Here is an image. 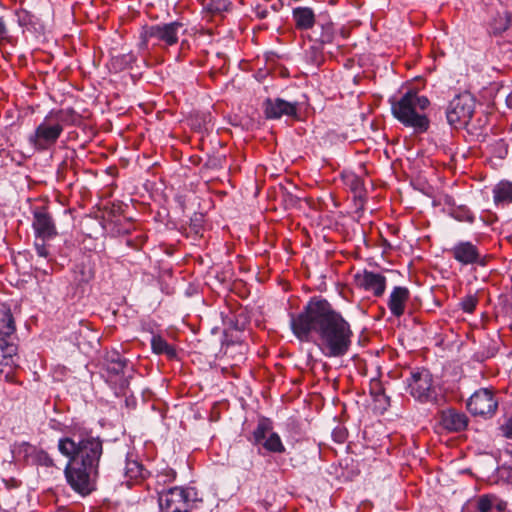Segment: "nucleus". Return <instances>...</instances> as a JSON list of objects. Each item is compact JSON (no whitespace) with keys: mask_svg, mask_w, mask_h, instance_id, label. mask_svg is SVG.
I'll return each instance as SVG.
<instances>
[{"mask_svg":"<svg viewBox=\"0 0 512 512\" xmlns=\"http://www.w3.org/2000/svg\"><path fill=\"white\" fill-rule=\"evenodd\" d=\"M152 351L156 354H164L169 359H174L177 356L176 350L173 346L159 335H154L151 339Z\"/></svg>","mask_w":512,"mask_h":512,"instance_id":"22","label":"nucleus"},{"mask_svg":"<svg viewBox=\"0 0 512 512\" xmlns=\"http://www.w3.org/2000/svg\"><path fill=\"white\" fill-rule=\"evenodd\" d=\"M494 202L496 205L512 203V194H494Z\"/></svg>","mask_w":512,"mask_h":512,"instance_id":"39","label":"nucleus"},{"mask_svg":"<svg viewBox=\"0 0 512 512\" xmlns=\"http://www.w3.org/2000/svg\"><path fill=\"white\" fill-rule=\"evenodd\" d=\"M183 28L180 21L145 25L140 32L139 49L147 50L150 40H155L154 45L160 47L174 46L178 43L179 33Z\"/></svg>","mask_w":512,"mask_h":512,"instance_id":"4","label":"nucleus"},{"mask_svg":"<svg viewBox=\"0 0 512 512\" xmlns=\"http://www.w3.org/2000/svg\"><path fill=\"white\" fill-rule=\"evenodd\" d=\"M454 217L460 221H467L470 223L474 221L473 214L468 210H462L459 214H454Z\"/></svg>","mask_w":512,"mask_h":512,"instance_id":"41","label":"nucleus"},{"mask_svg":"<svg viewBox=\"0 0 512 512\" xmlns=\"http://www.w3.org/2000/svg\"><path fill=\"white\" fill-rule=\"evenodd\" d=\"M380 396H382V397H384V398L386 399L385 394H379V395H377V397H380ZM376 400H377V401H379V398H377Z\"/></svg>","mask_w":512,"mask_h":512,"instance_id":"47","label":"nucleus"},{"mask_svg":"<svg viewBox=\"0 0 512 512\" xmlns=\"http://www.w3.org/2000/svg\"><path fill=\"white\" fill-rule=\"evenodd\" d=\"M33 229L35 236L41 241H48L57 235L55 223L49 213L44 208H35L33 210Z\"/></svg>","mask_w":512,"mask_h":512,"instance_id":"12","label":"nucleus"},{"mask_svg":"<svg viewBox=\"0 0 512 512\" xmlns=\"http://www.w3.org/2000/svg\"><path fill=\"white\" fill-rule=\"evenodd\" d=\"M17 350V340L0 339V374L15 365Z\"/></svg>","mask_w":512,"mask_h":512,"instance_id":"16","label":"nucleus"},{"mask_svg":"<svg viewBox=\"0 0 512 512\" xmlns=\"http://www.w3.org/2000/svg\"><path fill=\"white\" fill-rule=\"evenodd\" d=\"M509 145L504 139H498L489 146L491 155L494 158L503 160L508 155Z\"/></svg>","mask_w":512,"mask_h":512,"instance_id":"27","label":"nucleus"},{"mask_svg":"<svg viewBox=\"0 0 512 512\" xmlns=\"http://www.w3.org/2000/svg\"><path fill=\"white\" fill-rule=\"evenodd\" d=\"M493 192H498V193H501V192H512V184H508L507 189L497 187V188H495L493 190Z\"/></svg>","mask_w":512,"mask_h":512,"instance_id":"44","label":"nucleus"},{"mask_svg":"<svg viewBox=\"0 0 512 512\" xmlns=\"http://www.w3.org/2000/svg\"><path fill=\"white\" fill-rule=\"evenodd\" d=\"M208 9L212 13H220L225 11L227 10V0H212Z\"/></svg>","mask_w":512,"mask_h":512,"instance_id":"37","label":"nucleus"},{"mask_svg":"<svg viewBox=\"0 0 512 512\" xmlns=\"http://www.w3.org/2000/svg\"><path fill=\"white\" fill-rule=\"evenodd\" d=\"M477 305V299L474 296H467L461 302L462 309L467 313H472Z\"/></svg>","mask_w":512,"mask_h":512,"instance_id":"35","label":"nucleus"},{"mask_svg":"<svg viewBox=\"0 0 512 512\" xmlns=\"http://www.w3.org/2000/svg\"><path fill=\"white\" fill-rule=\"evenodd\" d=\"M48 115L61 126L62 132L66 125H78L81 120L80 114L73 108L51 110Z\"/></svg>","mask_w":512,"mask_h":512,"instance_id":"20","label":"nucleus"},{"mask_svg":"<svg viewBox=\"0 0 512 512\" xmlns=\"http://www.w3.org/2000/svg\"><path fill=\"white\" fill-rule=\"evenodd\" d=\"M358 286L366 291L372 292L374 296L380 297L384 294L386 288V278L371 271H364L355 276Z\"/></svg>","mask_w":512,"mask_h":512,"instance_id":"14","label":"nucleus"},{"mask_svg":"<svg viewBox=\"0 0 512 512\" xmlns=\"http://www.w3.org/2000/svg\"><path fill=\"white\" fill-rule=\"evenodd\" d=\"M59 452L69 458L64 474L70 487L82 496L94 490V476L102 455V442L87 431L59 439Z\"/></svg>","mask_w":512,"mask_h":512,"instance_id":"2","label":"nucleus"},{"mask_svg":"<svg viewBox=\"0 0 512 512\" xmlns=\"http://www.w3.org/2000/svg\"><path fill=\"white\" fill-rule=\"evenodd\" d=\"M268 10L266 8H262L260 6H258L256 8V16L259 18V19H264L268 16Z\"/></svg>","mask_w":512,"mask_h":512,"instance_id":"43","label":"nucleus"},{"mask_svg":"<svg viewBox=\"0 0 512 512\" xmlns=\"http://www.w3.org/2000/svg\"><path fill=\"white\" fill-rule=\"evenodd\" d=\"M330 196H331V199H332L334 202H336V198L334 197V194H330Z\"/></svg>","mask_w":512,"mask_h":512,"instance_id":"48","label":"nucleus"},{"mask_svg":"<svg viewBox=\"0 0 512 512\" xmlns=\"http://www.w3.org/2000/svg\"><path fill=\"white\" fill-rule=\"evenodd\" d=\"M106 364H110L113 362H127L125 358H123L117 351H112L108 353L106 357Z\"/></svg>","mask_w":512,"mask_h":512,"instance_id":"40","label":"nucleus"},{"mask_svg":"<svg viewBox=\"0 0 512 512\" xmlns=\"http://www.w3.org/2000/svg\"><path fill=\"white\" fill-rule=\"evenodd\" d=\"M475 102L470 93H463L455 96L446 109L448 124L460 129L466 127L474 114Z\"/></svg>","mask_w":512,"mask_h":512,"instance_id":"6","label":"nucleus"},{"mask_svg":"<svg viewBox=\"0 0 512 512\" xmlns=\"http://www.w3.org/2000/svg\"><path fill=\"white\" fill-rule=\"evenodd\" d=\"M46 241H41V239H37L35 240V250H36V253L37 255L40 257V258H44L46 260H49V250L45 244Z\"/></svg>","mask_w":512,"mask_h":512,"instance_id":"33","label":"nucleus"},{"mask_svg":"<svg viewBox=\"0 0 512 512\" xmlns=\"http://www.w3.org/2000/svg\"><path fill=\"white\" fill-rule=\"evenodd\" d=\"M409 297L410 292L406 287L396 286L393 288L388 300V307L393 316L399 318L405 313Z\"/></svg>","mask_w":512,"mask_h":512,"instance_id":"15","label":"nucleus"},{"mask_svg":"<svg viewBox=\"0 0 512 512\" xmlns=\"http://www.w3.org/2000/svg\"><path fill=\"white\" fill-rule=\"evenodd\" d=\"M410 394L417 400L425 402L434 397L433 378L427 369H416L408 379Z\"/></svg>","mask_w":512,"mask_h":512,"instance_id":"8","label":"nucleus"},{"mask_svg":"<svg viewBox=\"0 0 512 512\" xmlns=\"http://www.w3.org/2000/svg\"><path fill=\"white\" fill-rule=\"evenodd\" d=\"M506 105L508 108L512 109V91L506 97Z\"/></svg>","mask_w":512,"mask_h":512,"instance_id":"45","label":"nucleus"},{"mask_svg":"<svg viewBox=\"0 0 512 512\" xmlns=\"http://www.w3.org/2000/svg\"><path fill=\"white\" fill-rule=\"evenodd\" d=\"M136 57L132 52L114 56L111 65L115 71H122L132 66Z\"/></svg>","mask_w":512,"mask_h":512,"instance_id":"26","label":"nucleus"},{"mask_svg":"<svg viewBox=\"0 0 512 512\" xmlns=\"http://www.w3.org/2000/svg\"><path fill=\"white\" fill-rule=\"evenodd\" d=\"M266 119H280L282 116L297 117L298 103L288 102L282 98H267L263 102Z\"/></svg>","mask_w":512,"mask_h":512,"instance_id":"11","label":"nucleus"},{"mask_svg":"<svg viewBox=\"0 0 512 512\" xmlns=\"http://www.w3.org/2000/svg\"><path fill=\"white\" fill-rule=\"evenodd\" d=\"M348 200H350L353 205V211L358 213L363 210L366 198L365 194H353L351 198H348Z\"/></svg>","mask_w":512,"mask_h":512,"instance_id":"31","label":"nucleus"},{"mask_svg":"<svg viewBox=\"0 0 512 512\" xmlns=\"http://www.w3.org/2000/svg\"><path fill=\"white\" fill-rule=\"evenodd\" d=\"M498 402L488 389L476 391L468 400L467 408L474 415L487 416L495 413Z\"/></svg>","mask_w":512,"mask_h":512,"instance_id":"10","label":"nucleus"},{"mask_svg":"<svg viewBox=\"0 0 512 512\" xmlns=\"http://www.w3.org/2000/svg\"><path fill=\"white\" fill-rule=\"evenodd\" d=\"M196 495L194 488L172 487L159 493L161 512H189Z\"/></svg>","mask_w":512,"mask_h":512,"instance_id":"7","label":"nucleus"},{"mask_svg":"<svg viewBox=\"0 0 512 512\" xmlns=\"http://www.w3.org/2000/svg\"><path fill=\"white\" fill-rule=\"evenodd\" d=\"M448 253L462 265L476 264L481 258L477 246L469 241H459L448 250Z\"/></svg>","mask_w":512,"mask_h":512,"instance_id":"13","label":"nucleus"},{"mask_svg":"<svg viewBox=\"0 0 512 512\" xmlns=\"http://www.w3.org/2000/svg\"><path fill=\"white\" fill-rule=\"evenodd\" d=\"M183 46H188V41L187 40H183L181 42V50H183Z\"/></svg>","mask_w":512,"mask_h":512,"instance_id":"46","label":"nucleus"},{"mask_svg":"<svg viewBox=\"0 0 512 512\" xmlns=\"http://www.w3.org/2000/svg\"><path fill=\"white\" fill-rule=\"evenodd\" d=\"M17 22L22 27L36 25V17L29 11L22 9L16 12Z\"/></svg>","mask_w":512,"mask_h":512,"instance_id":"28","label":"nucleus"},{"mask_svg":"<svg viewBox=\"0 0 512 512\" xmlns=\"http://www.w3.org/2000/svg\"><path fill=\"white\" fill-rule=\"evenodd\" d=\"M292 18L298 30H309L316 23L314 11L310 7L299 6L293 8Z\"/></svg>","mask_w":512,"mask_h":512,"instance_id":"17","label":"nucleus"},{"mask_svg":"<svg viewBox=\"0 0 512 512\" xmlns=\"http://www.w3.org/2000/svg\"><path fill=\"white\" fill-rule=\"evenodd\" d=\"M62 135L61 126L47 114L28 135L27 141L36 152H46L53 148Z\"/></svg>","mask_w":512,"mask_h":512,"instance_id":"5","label":"nucleus"},{"mask_svg":"<svg viewBox=\"0 0 512 512\" xmlns=\"http://www.w3.org/2000/svg\"><path fill=\"white\" fill-rule=\"evenodd\" d=\"M511 25V17L508 13H498L489 23V33L495 36L501 35Z\"/></svg>","mask_w":512,"mask_h":512,"instance_id":"23","label":"nucleus"},{"mask_svg":"<svg viewBox=\"0 0 512 512\" xmlns=\"http://www.w3.org/2000/svg\"><path fill=\"white\" fill-rule=\"evenodd\" d=\"M291 329L301 341H309L311 333H315L327 357L344 356L352 344L350 324L325 299L313 298L302 312L292 315Z\"/></svg>","mask_w":512,"mask_h":512,"instance_id":"1","label":"nucleus"},{"mask_svg":"<svg viewBox=\"0 0 512 512\" xmlns=\"http://www.w3.org/2000/svg\"><path fill=\"white\" fill-rule=\"evenodd\" d=\"M255 444L262 445L267 451L272 453H283L285 447L280 436L273 432L270 420L261 419L253 432Z\"/></svg>","mask_w":512,"mask_h":512,"instance_id":"9","label":"nucleus"},{"mask_svg":"<svg viewBox=\"0 0 512 512\" xmlns=\"http://www.w3.org/2000/svg\"><path fill=\"white\" fill-rule=\"evenodd\" d=\"M127 362H113L106 364V371L111 375H119L124 372Z\"/></svg>","mask_w":512,"mask_h":512,"instance_id":"32","label":"nucleus"},{"mask_svg":"<svg viewBox=\"0 0 512 512\" xmlns=\"http://www.w3.org/2000/svg\"><path fill=\"white\" fill-rule=\"evenodd\" d=\"M10 40L11 36L9 35L6 22L3 17H0V47L6 42H10Z\"/></svg>","mask_w":512,"mask_h":512,"instance_id":"34","label":"nucleus"},{"mask_svg":"<svg viewBox=\"0 0 512 512\" xmlns=\"http://www.w3.org/2000/svg\"><path fill=\"white\" fill-rule=\"evenodd\" d=\"M160 476L164 477V479H163L164 482L172 481L176 477V472L171 468H166L163 470V472L161 473Z\"/></svg>","mask_w":512,"mask_h":512,"instance_id":"42","label":"nucleus"},{"mask_svg":"<svg viewBox=\"0 0 512 512\" xmlns=\"http://www.w3.org/2000/svg\"><path fill=\"white\" fill-rule=\"evenodd\" d=\"M36 460L42 466H46V467H53L54 466L53 459L45 451H39L37 453V455H36Z\"/></svg>","mask_w":512,"mask_h":512,"instance_id":"36","label":"nucleus"},{"mask_svg":"<svg viewBox=\"0 0 512 512\" xmlns=\"http://www.w3.org/2000/svg\"><path fill=\"white\" fill-rule=\"evenodd\" d=\"M502 434L512 440V417L509 418L503 425H501Z\"/></svg>","mask_w":512,"mask_h":512,"instance_id":"38","label":"nucleus"},{"mask_svg":"<svg viewBox=\"0 0 512 512\" xmlns=\"http://www.w3.org/2000/svg\"><path fill=\"white\" fill-rule=\"evenodd\" d=\"M346 184L349 186L351 192H361L362 190L366 191L362 179L355 174H350L347 176Z\"/></svg>","mask_w":512,"mask_h":512,"instance_id":"29","label":"nucleus"},{"mask_svg":"<svg viewBox=\"0 0 512 512\" xmlns=\"http://www.w3.org/2000/svg\"><path fill=\"white\" fill-rule=\"evenodd\" d=\"M389 102L392 116L404 127L412 129L415 135L428 132L431 122L424 111L429 107L430 100L426 96L409 89L400 99H390Z\"/></svg>","mask_w":512,"mask_h":512,"instance_id":"3","label":"nucleus"},{"mask_svg":"<svg viewBox=\"0 0 512 512\" xmlns=\"http://www.w3.org/2000/svg\"><path fill=\"white\" fill-rule=\"evenodd\" d=\"M322 46L323 45L320 44L312 45L309 50L306 51V56H308L314 64L319 65L323 61Z\"/></svg>","mask_w":512,"mask_h":512,"instance_id":"30","label":"nucleus"},{"mask_svg":"<svg viewBox=\"0 0 512 512\" xmlns=\"http://www.w3.org/2000/svg\"><path fill=\"white\" fill-rule=\"evenodd\" d=\"M497 501L498 499L495 495L487 494L480 496L477 501V512H502V508Z\"/></svg>","mask_w":512,"mask_h":512,"instance_id":"24","label":"nucleus"},{"mask_svg":"<svg viewBox=\"0 0 512 512\" xmlns=\"http://www.w3.org/2000/svg\"><path fill=\"white\" fill-rule=\"evenodd\" d=\"M315 41L320 45L331 44L335 38V30L334 25L331 22L321 23L320 24V33L317 35V32L314 31Z\"/></svg>","mask_w":512,"mask_h":512,"instance_id":"25","label":"nucleus"},{"mask_svg":"<svg viewBox=\"0 0 512 512\" xmlns=\"http://www.w3.org/2000/svg\"><path fill=\"white\" fill-rule=\"evenodd\" d=\"M495 512H501V511H495Z\"/></svg>","mask_w":512,"mask_h":512,"instance_id":"49","label":"nucleus"},{"mask_svg":"<svg viewBox=\"0 0 512 512\" xmlns=\"http://www.w3.org/2000/svg\"><path fill=\"white\" fill-rule=\"evenodd\" d=\"M441 423L445 429L458 432L466 428L468 419L465 414L450 409L442 412Z\"/></svg>","mask_w":512,"mask_h":512,"instance_id":"18","label":"nucleus"},{"mask_svg":"<svg viewBox=\"0 0 512 512\" xmlns=\"http://www.w3.org/2000/svg\"><path fill=\"white\" fill-rule=\"evenodd\" d=\"M0 339L17 340L14 317L9 308H0Z\"/></svg>","mask_w":512,"mask_h":512,"instance_id":"19","label":"nucleus"},{"mask_svg":"<svg viewBox=\"0 0 512 512\" xmlns=\"http://www.w3.org/2000/svg\"><path fill=\"white\" fill-rule=\"evenodd\" d=\"M124 471L128 479L135 481L145 479L149 474L143 465L137 459L132 458V456L126 458Z\"/></svg>","mask_w":512,"mask_h":512,"instance_id":"21","label":"nucleus"}]
</instances>
